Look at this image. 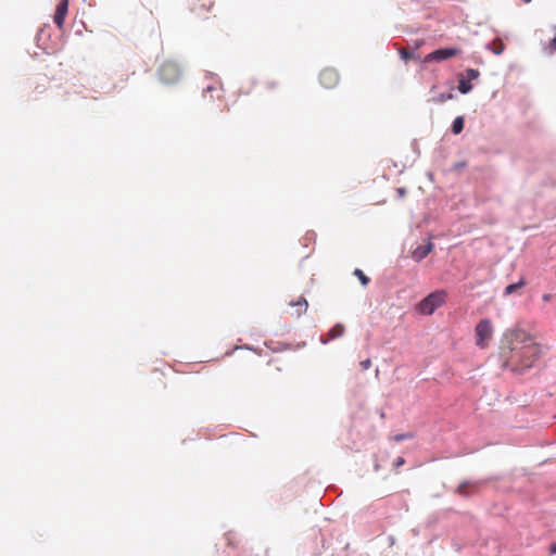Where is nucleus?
<instances>
[{"mask_svg": "<svg viewBox=\"0 0 556 556\" xmlns=\"http://www.w3.org/2000/svg\"><path fill=\"white\" fill-rule=\"evenodd\" d=\"M405 463V459L403 457H397L395 460H394V466L395 467H400L402 466L403 464Z\"/></svg>", "mask_w": 556, "mask_h": 556, "instance_id": "obj_21", "label": "nucleus"}, {"mask_svg": "<svg viewBox=\"0 0 556 556\" xmlns=\"http://www.w3.org/2000/svg\"><path fill=\"white\" fill-rule=\"evenodd\" d=\"M551 298H552V295H551V294L545 293V294H543L542 300H543L544 302H547V301H549V300H551Z\"/></svg>", "mask_w": 556, "mask_h": 556, "instance_id": "obj_23", "label": "nucleus"}, {"mask_svg": "<svg viewBox=\"0 0 556 556\" xmlns=\"http://www.w3.org/2000/svg\"><path fill=\"white\" fill-rule=\"evenodd\" d=\"M514 338L516 341L523 343L521 357L525 358V366L531 367L532 362L527 361V358H539L542 352L541 348L522 330H516Z\"/></svg>", "mask_w": 556, "mask_h": 556, "instance_id": "obj_1", "label": "nucleus"}, {"mask_svg": "<svg viewBox=\"0 0 556 556\" xmlns=\"http://www.w3.org/2000/svg\"><path fill=\"white\" fill-rule=\"evenodd\" d=\"M329 341V337L327 339L320 338L321 344H327Z\"/></svg>", "mask_w": 556, "mask_h": 556, "instance_id": "obj_26", "label": "nucleus"}, {"mask_svg": "<svg viewBox=\"0 0 556 556\" xmlns=\"http://www.w3.org/2000/svg\"><path fill=\"white\" fill-rule=\"evenodd\" d=\"M551 554H556V544L551 545Z\"/></svg>", "mask_w": 556, "mask_h": 556, "instance_id": "obj_25", "label": "nucleus"}, {"mask_svg": "<svg viewBox=\"0 0 556 556\" xmlns=\"http://www.w3.org/2000/svg\"><path fill=\"white\" fill-rule=\"evenodd\" d=\"M431 236H428L426 244H420L412 251V257L416 262L422 261L433 249Z\"/></svg>", "mask_w": 556, "mask_h": 556, "instance_id": "obj_6", "label": "nucleus"}, {"mask_svg": "<svg viewBox=\"0 0 556 556\" xmlns=\"http://www.w3.org/2000/svg\"><path fill=\"white\" fill-rule=\"evenodd\" d=\"M484 48L486 50H491L495 55H501L505 49L502 41H495L494 47H492L490 43H486Z\"/></svg>", "mask_w": 556, "mask_h": 556, "instance_id": "obj_14", "label": "nucleus"}, {"mask_svg": "<svg viewBox=\"0 0 556 556\" xmlns=\"http://www.w3.org/2000/svg\"><path fill=\"white\" fill-rule=\"evenodd\" d=\"M399 53L403 60H407L410 56V53L408 51H406L405 49H401L399 51Z\"/></svg>", "mask_w": 556, "mask_h": 556, "instance_id": "obj_20", "label": "nucleus"}, {"mask_svg": "<svg viewBox=\"0 0 556 556\" xmlns=\"http://www.w3.org/2000/svg\"><path fill=\"white\" fill-rule=\"evenodd\" d=\"M551 49L553 52H556V36L551 40Z\"/></svg>", "mask_w": 556, "mask_h": 556, "instance_id": "obj_22", "label": "nucleus"}, {"mask_svg": "<svg viewBox=\"0 0 556 556\" xmlns=\"http://www.w3.org/2000/svg\"><path fill=\"white\" fill-rule=\"evenodd\" d=\"M181 71L179 65L174 61L164 62L160 70L159 76L163 84L172 85L179 80Z\"/></svg>", "mask_w": 556, "mask_h": 556, "instance_id": "obj_3", "label": "nucleus"}, {"mask_svg": "<svg viewBox=\"0 0 556 556\" xmlns=\"http://www.w3.org/2000/svg\"><path fill=\"white\" fill-rule=\"evenodd\" d=\"M445 298L446 293L444 290L431 292L419 302L417 311L422 315H432L445 302Z\"/></svg>", "mask_w": 556, "mask_h": 556, "instance_id": "obj_2", "label": "nucleus"}, {"mask_svg": "<svg viewBox=\"0 0 556 556\" xmlns=\"http://www.w3.org/2000/svg\"><path fill=\"white\" fill-rule=\"evenodd\" d=\"M397 191H399L400 195H404L405 194V189L404 188H400Z\"/></svg>", "mask_w": 556, "mask_h": 556, "instance_id": "obj_27", "label": "nucleus"}, {"mask_svg": "<svg viewBox=\"0 0 556 556\" xmlns=\"http://www.w3.org/2000/svg\"><path fill=\"white\" fill-rule=\"evenodd\" d=\"M354 275L358 278L363 287H366L369 283V278L363 273L362 269L356 268L354 270Z\"/></svg>", "mask_w": 556, "mask_h": 556, "instance_id": "obj_15", "label": "nucleus"}, {"mask_svg": "<svg viewBox=\"0 0 556 556\" xmlns=\"http://www.w3.org/2000/svg\"><path fill=\"white\" fill-rule=\"evenodd\" d=\"M480 73L478 70L476 68H468L466 71V77L468 80H471V79H477L479 77Z\"/></svg>", "mask_w": 556, "mask_h": 556, "instance_id": "obj_16", "label": "nucleus"}, {"mask_svg": "<svg viewBox=\"0 0 556 556\" xmlns=\"http://www.w3.org/2000/svg\"><path fill=\"white\" fill-rule=\"evenodd\" d=\"M338 74L334 70H325L319 75L320 84L326 88H331L338 83Z\"/></svg>", "mask_w": 556, "mask_h": 556, "instance_id": "obj_7", "label": "nucleus"}, {"mask_svg": "<svg viewBox=\"0 0 556 556\" xmlns=\"http://www.w3.org/2000/svg\"><path fill=\"white\" fill-rule=\"evenodd\" d=\"M359 365H361V367H362V369H363V370H367V369H369V368H370V366H371V361H370L369 358L364 359V361H362V362H361V364H359Z\"/></svg>", "mask_w": 556, "mask_h": 556, "instance_id": "obj_19", "label": "nucleus"}, {"mask_svg": "<svg viewBox=\"0 0 556 556\" xmlns=\"http://www.w3.org/2000/svg\"><path fill=\"white\" fill-rule=\"evenodd\" d=\"M343 332H344L343 325L337 324L328 332L329 340H333V339H337V338L341 337L343 334Z\"/></svg>", "mask_w": 556, "mask_h": 556, "instance_id": "obj_12", "label": "nucleus"}, {"mask_svg": "<svg viewBox=\"0 0 556 556\" xmlns=\"http://www.w3.org/2000/svg\"><path fill=\"white\" fill-rule=\"evenodd\" d=\"M526 285V280L525 278H520L517 282H514V283H510L508 285L505 289H504V296H507V295H510L513 294L515 291H517L518 289L525 287Z\"/></svg>", "mask_w": 556, "mask_h": 556, "instance_id": "obj_9", "label": "nucleus"}, {"mask_svg": "<svg viewBox=\"0 0 556 556\" xmlns=\"http://www.w3.org/2000/svg\"><path fill=\"white\" fill-rule=\"evenodd\" d=\"M290 305L292 306H299L300 309L298 311V316H301L307 311L308 303L305 298L301 296L298 301H291Z\"/></svg>", "mask_w": 556, "mask_h": 556, "instance_id": "obj_10", "label": "nucleus"}, {"mask_svg": "<svg viewBox=\"0 0 556 556\" xmlns=\"http://www.w3.org/2000/svg\"><path fill=\"white\" fill-rule=\"evenodd\" d=\"M511 344H513V346H511V351H515V350L517 349V345H516V343H514V342H513Z\"/></svg>", "mask_w": 556, "mask_h": 556, "instance_id": "obj_28", "label": "nucleus"}, {"mask_svg": "<svg viewBox=\"0 0 556 556\" xmlns=\"http://www.w3.org/2000/svg\"><path fill=\"white\" fill-rule=\"evenodd\" d=\"M204 90L211 92L214 90V87L212 85H207Z\"/></svg>", "mask_w": 556, "mask_h": 556, "instance_id": "obj_24", "label": "nucleus"}, {"mask_svg": "<svg viewBox=\"0 0 556 556\" xmlns=\"http://www.w3.org/2000/svg\"><path fill=\"white\" fill-rule=\"evenodd\" d=\"M554 29H556V25L554 26Z\"/></svg>", "mask_w": 556, "mask_h": 556, "instance_id": "obj_31", "label": "nucleus"}, {"mask_svg": "<svg viewBox=\"0 0 556 556\" xmlns=\"http://www.w3.org/2000/svg\"><path fill=\"white\" fill-rule=\"evenodd\" d=\"M492 332H493V328H492V323L490 319L485 318V319H481L476 328H475V333H476V344L479 346V348H484L485 344H484V341L489 338H491L492 336Z\"/></svg>", "mask_w": 556, "mask_h": 556, "instance_id": "obj_4", "label": "nucleus"}, {"mask_svg": "<svg viewBox=\"0 0 556 556\" xmlns=\"http://www.w3.org/2000/svg\"><path fill=\"white\" fill-rule=\"evenodd\" d=\"M410 438H413V434H412V433H409V432H407V433L396 434V435L394 437V440H395L396 442H401V441H403V440L410 439Z\"/></svg>", "mask_w": 556, "mask_h": 556, "instance_id": "obj_18", "label": "nucleus"}, {"mask_svg": "<svg viewBox=\"0 0 556 556\" xmlns=\"http://www.w3.org/2000/svg\"><path fill=\"white\" fill-rule=\"evenodd\" d=\"M457 88L462 94H467L472 90V85L469 83L467 78L462 77L458 81Z\"/></svg>", "mask_w": 556, "mask_h": 556, "instance_id": "obj_11", "label": "nucleus"}, {"mask_svg": "<svg viewBox=\"0 0 556 556\" xmlns=\"http://www.w3.org/2000/svg\"><path fill=\"white\" fill-rule=\"evenodd\" d=\"M470 484H471V482H470L469 480H466V481L462 482V483L458 485V488H457V493H458L459 495L467 496V493L464 491V489H465L466 486L470 485Z\"/></svg>", "mask_w": 556, "mask_h": 556, "instance_id": "obj_17", "label": "nucleus"}, {"mask_svg": "<svg viewBox=\"0 0 556 556\" xmlns=\"http://www.w3.org/2000/svg\"><path fill=\"white\" fill-rule=\"evenodd\" d=\"M463 128H464V117L463 116H457L453 121L452 131H453V134L458 135V134L462 132Z\"/></svg>", "mask_w": 556, "mask_h": 556, "instance_id": "obj_13", "label": "nucleus"}, {"mask_svg": "<svg viewBox=\"0 0 556 556\" xmlns=\"http://www.w3.org/2000/svg\"><path fill=\"white\" fill-rule=\"evenodd\" d=\"M390 543L393 544L394 543V539L392 536H390Z\"/></svg>", "mask_w": 556, "mask_h": 556, "instance_id": "obj_29", "label": "nucleus"}, {"mask_svg": "<svg viewBox=\"0 0 556 556\" xmlns=\"http://www.w3.org/2000/svg\"><path fill=\"white\" fill-rule=\"evenodd\" d=\"M68 11V0H61L56 7L53 21L58 25L59 28L63 26L65 16Z\"/></svg>", "mask_w": 556, "mask_h": 556, "instance_id": "obj_8", "label": "nucleus"}, {"mask_svg": "<svg viewBox=\"0 0 556 556\" xmlns=\"http://www.w3.org/2000/svg\"><path fill=\"white\" fill-rule=\"evenodd\" d=\"M459 53H460V50L455 47L440 48V49H437V50L432 51L431 53H429L426 56V61L441 62V61L447 60L448 58L457 55Z\"/></svg>", "mask_w": 556, "mask_h": 556, "instance_id": "obj_5", "label": "nucleus"}, {"mask_svg": "<svg viewBox=\"0 0 556 556\" xmlns=\"http://www.w3.org/2000/svg\"><path fill=\"white\" fill-rule=\"evenodd\" d=\"M523 1H525L526 3H529V2H531L532 0H523Z\"/></svg>", "mask_w": 556, "mask_h": 556, "instance_id": "obj_30", "label": "nucleus"}]
</instances>
